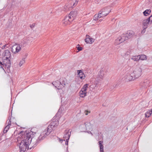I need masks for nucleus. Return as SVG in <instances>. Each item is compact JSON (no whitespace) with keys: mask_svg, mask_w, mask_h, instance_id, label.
<instances>
[{"mask_svg":"<svg viewBox=\"0 0 152 152\" xmlns=\"http://www.w3.org/2000/svg\"><path fill=\"white\" fill-rule=\"evenodd\" d=\"M33 134L31 132L26 133L24 139L22 140L20 143L19 148L20 151L25 152L28 149H31L32 148H34L37 144V143L39 140H37L36 142L34 145L31 143V141L32 139V136Z\"/></svg>","mask_w":152,"mask_h":152,"instance_id":"1","label":"nucleus"},{"mask_svg":"<svg viewBox=\"0 0 152 152\" xmlns=\"http://www.w3.org/2000/svg\"><path fill=\"white\" fill-rule=\"evenodd\" d=\"M11 53L9 50H5L2 53L1 58L3 63L7 68H9L10 67L11 62L10 57Z\"/></svg>","mask_w":152,"mask_h":152,"instance_id":"2","label":"nucleus"},{"mask_svg":"<svg viewBox=\"0 0 152 152\" xmlns=\"http://www.w3.org/2000/svg\"><path fill=\"white\" fill-rule=\"evenodd\" d=\"M77 10H75L71 11L68 16H66L63 21V24L64 25H69L77 16Z\"/></svg>","mask_w":152,"mask_h":152,"instance_id":"3","label":"nucleus"},{"mask_svg":"<svg viewBox=\"0 0 152 152\" xmlns=\"http://www.w3.org/2000/svg\"><path fill=\"white\" fill-rule=\"evenodd\" d=\"M51 125V124L50 123L47 128L41 133L38 138V140H43L50 134L53 130V129L55 127Z\"/></svg>","mask_w":152,"mask_h":152,"instance_id":"4","label":"nucleus"},{"mask_svg":"<svg viewBox=\"0 0 152 152\" xmlns=\"http://www.w3.org/2000/svg\"><path fill=\"white\" fill-rule=\"evenodd\" d=\"M78 0H68V3L64 7L66 12L71 10L77 4Z\"/></svg>","mask_w":152,"mask_h":152,"instance_id":"5","label":"nucleus"},{"mask_svg":"<svg viewBox=\"0 0 152 152\" xmlns=\"http://www.w3.org/2000/svg\"><path fill=\"white\" fill-rule=\"evenodd\" d=\"M142 23L143 26V29L141 32L142 33H144L145 31V29L147 28V26L148 24H151L152 23V15H151L147 19L143 20Z\"/></svg>","mask_w":152,"mask_h":152,"instance_id":"6","label":"nucleus"},{"mask_svg":"<svg viewBox=\"0 0 152 152\" xmlns=\"http://www.w3.org/2000/svg\"><path fill=\"white\" fill-rule=\"evenodd\" d=\"M88 84H85L79 92V95L81 98H84L87 95V90L88 88Z\"/></svg>","mask_w":152,"mask_h":152,"instance_id":"7","label":"nucleus"},{"mask_svg":"<svg viewBox=\"0 0 152 152\" xmlns=\"http://www.w3.org/2000/svg\"><path fill=\"white\" fill-rule=\"evenodd\" d=\"M23 47V45L21 44L14 45L12 47L11 51L13 53H17L20 51Z\"/></svg>","mask_w":152,"mask_h":152,"instance_id":"8","label":"nucleus"},{"mask_svg":"<svg viewBox=\"0 0 152 152\" xmlns=\"http://www.w3.org/2000/svg\"><path fill=\"white\" fill-rule=\"evenodd\" d=\"M110 11L111 10L110 9V7H107L102 9L99 12V13L102 18H103L108 15Z\"/></svg>","mask_w":152,"mask_h":152,"instance_id":"9","label":"nucleus"},{"mask_svg":"<svg viewBox=\"0 0 152 152\" xmlns=\"http://www.w3.org/2000/svg\"><path fill=\"white\" fill-rule=\"evenodd\" d=\"M132 75L134 76V79L140 77L142 74V70L141 68H136L132 73Z\"/></svg>","mask_w":152,"mask_h":152,"instance_id":"10","label":"nucleus"},{"mask_svg":"<svg viewBox=\"0 0 152 152\" xmlns=\"http://www.w3.org/2000/svg\"><path fill=\"white\" fill-rule=\"evenodd\" d=\"M132 74L130 73H127L124 76V80L126 81H132L135 80Z\"/></svg>","mask_w":152,"mask_h":152,"instance_id":"11","label":"nucleus"},{"mask_svg":"<svg viewBox=\"0 0 152 152\" xmlns=\"http://www.w3.org/2000/svg\"><path fill=\"white\" fill-rule=\"evenodd\" d=\"M52 84L56 88L60 91V92L62 91V88L63 87H62V85L61 84V83L59 81H56L55 82H53Z\"/></svg>","mask_w":152,"mask_h":152,"instance_id":"12","label":"nucleus"},{"mask_svg":"<svg viewBox=\"0 0 152 152\" xmlns=\"http://www.w3.org/2000/svg\"><path fill=\"white\" fill-rule=\"evenodd\" d=\"M94 126V125L93 124H91L89 122H85V126L86 127V132H88V131H90Z\"/></svg>","mask_w":152,"mask_h":152,"instance_id":"13","label":"nucleus"},{"mask_svg":"<svg viewBox=\"0 0 152 152\" xmlns=\"http://www.w3.org/2000/svg\"><path fill=\"white\" fill-rule=\"evenodd\" d=\"M64 139L69 140L71 135V131H70V130L68 129L66 130L64 132Z\"/></svg>","mask_w":152,"mask_h":152,"instance_id":"14","label":"nucleus"},{"mask_svg":"<svg viewBox=\"0 0 152 152\" xmlns=\"http://www.w3.org/2000/svg\"><path fill=\"white\" fill-rule=\"evenodd\" d=\"M77 76L78 77L82 80L85 79V76L83 71L81 70L77 71Z\"/></svg>","mask_w":152,"mask_h":152,"instance_id":"15","label":"nucleus"},{"mask_svg":"<svg viewBox=\"0 0 152 152\" xmlns=\"http://www.w3.org/2000/svg\"><path fill=\"white\" fill-rule=\"evenodd\" d=\"M86 38L85 39V42L87 43L92 44L94 41V39L91 38L88 35H86Z\"/></svg>","mask_w":152,"mask_h":152,"instance_id":"16","label":"nucleus"},{"mask_svg":"<svg viewBox=\"0 0 152 152\" xmlns=\"http://www.w3.org/2000/svg\"><path fill=\"white\" fill-rule=\"evenodd\" d=\"M88 133L91 134L92 135H96L98 134V131L96 128L94 126L90 131L88 132Z\"/></svg>","mask_w":152,"mask_h":152,"instance_id":"17","label":"nucleus"},{"mask_svg":"<svg viewBox=\"0 0 152 152\" xmlns=\"http://www.w3.org/2000/svg\"><path fill=\"white\" fill-rule=\"evenodd\" d=\"M104 75V72L102 70H101L97 76L96 80L98 81L101 80L103 78Z\"/></svg>","mask_w":152,"mask_h":152,"instance_id":"18","label":"nucleus"},{"mask_svg":"<svg viewBox=\"0 0 152 152\" xmlns=\"http://www.w3.org/2000/svg\"><path fill=\"white\" fill-rule=\"evenodd\" d=\"M120 39H121L122 42H123L126 40H127L129 39V37H128L127 35H126L125 34H123L121 35V36L119 37Z\"/></svg>","mask_w":152,"mask_h":152,"instance_id":"19","label":"nucleus"},{"mask_svg":"<svg viewBox=\"0 0 152 152\" xmlns=\"http://www.w3.org/2000/svg\"><path fill=\"white\" fill-rule=\"evenodd\" d=\"M61 83V84L62 87H64L66 85V84L67 82V80L65 78H61L60 79L59 81Z\"/></svg>","mask_w":152,"mask_h":152,"instance_id":"20","label":"nucleus"},{"mask_svg":"<svg viewBox=\"0 0 152 152\" xmlns=\"http://www.w3.org/2000/svg\"><path fill=\"white\" fill-rule=\"evenodd\" d=\"M103 141H100L98 143L100 149V152H104V146L103 144Z\"/></svg>","mask_w":152,"mask_h":152,"instance_id":"21","label":"nucleus"},{"mask_svg":"<svg viewBox=\"0 0 152 152\" xmlns=\"http://www.w3.org/2000/svg\"><path fill=\"white\" fill-rule=\"evenodd\" d=\"M11 124V119H9V121H8L7 125L5 127L4 130L3 132L4 133H6L8 131V129L9 128V126Z\"/></svg>","mask_w":152,"mask_h":152,"instance_id":"22","label":"nucleus"},{"mask_svg":"<svg viewBox=\"0 0 152 152\" xmlns=\"http://www.w3.org/2000/svg\"><path fill=\"white\" fill-rule=\"evenodd\" d=\"M50 123L51 124V126H53L55 127L58 125L59 122L58 120H55L52 121Z\"/></svg>","mask_w":152,"mask_h":152,"instance_id":"23","label":"nucleus"},{"mask_svg":"<svg viewBox=\"0 0 152 152\" xmlns=\"http://www.w3.org/2000/svg\"><path fill=\"white\" fill-rule=\"evenodd\" d=\"M122 42V41H121L120 37H118L117 39H116L115 42V45H117L121 43Z\"/></svg>","mask_w":152,"mask_h":152,"instance_id":"24","label":"nucleus"},{"mask_svg":"<svg viewBox=\"0 0 152 152\" xmlns=\"http://www.w3.org/2000/svg\"><path fill=\"white\" fill-rule=\"evenodd\" d=\"M139 60H145L147 59V57L145 55H139Z\"/></svg>","mask_w":152,"mask_h":152,"instance_id":"25","label":"nucleus"},{"mask_svg":"<svg viewBox=\"0 0 152 152\" xmlns=\"http://www.w3.org/2000/svg\"><path fill=\"white\" fill-rule=\"evenodd\" d=\"M131 59L134 61H137L139 60V55L137 56H133Z\"/></svg>","mask_w":152,"mask_h":152,"instance_id":"26","label":"nucleus"},{"mask_svg":"<svg viewBox=\"0 0 152 152\" xmlns=\"http://www.w3.org/2000/svg\"><path fill=\"white\" fill-rule=\"evenodd\" d=\"M80 129L82 132H85L86 131V127L85 126V123L84 124L81 125L80 126Z\"/></svg>","mask_w":152,"mask_h":152,"instance_id":"27","label":"nucleus"},{"mask_svg":"<svg viewBox=\"0 0 152 152\" xmlns=\"http://www.w3.org/2000/svg\"><path fill=\"white\" fill-rule=\"evenodd\" d=\"M102 18L99 13L98 14H95L94 17V20H96L98 19L99 18Z\"/></svg>","mask_w":152,"mask_h":152,"instance_id":"28","label":"nucleus"},{"mask_svg":"<svg viewBox=\"0 0 152 152\" xmlns=\"http://www.w3.org/2000/svg\"><path fill=\"white\" fill-rule=\"evenodd\" d=\"M151 12V10H146L143 12V13L144 15L147 16L149 15Z\"/></svg>","mask_w":152,"mask_h":152,"instance_id":"29","label":"nucleus"},{"mask_svg":"<svg viewBox=\"0 0 152 152\" xmlns=\"http://www.w3.org/2000/svg\"><path fill=\"white\" fill-rule=\"evenodd\" d=\"M126 35H128V37H129V38H130L132 37L134 35V34L133 32H128L127 34Z\"/></svg>","mask_w":152,"mask_h":152,"instance_id":"30","label":"nucleus"},{"mask_svg":"<svg viewBox=\"0 0 152 152\" xmlns=\"http://www.w3.org/2000/svg\"><path fill=\"white\" fill-rule=\"evenodd\" d=\"M25 59L24 58H22L21 60L20 61L19 63V65L20 66H22V65L25 63Z\"/></svg>","mask_w":152,"mask_h":152,"instance_id":"31","label":"nucleus"},{"mask_svg":"<svg viewBox=\"0 0 152 152\" xmlns=\"http://www.w3.org/2000/svg\"><path fill=\"white\" fill-rule=\"evenodd\" d=\"M152 112L150 110L148 111L145 114V117L148 118L151 115Z\"/></svg>","mask_w":152,"mask_h":152,"instance_id":"32","label":"nucleus"},{"mask_svg":"<svg viewBox=\"0 0 152 152\" xmlns=\"http://www.w3.org/2000/svg\"><path fill=\"white\" fill-rule=\"evenodd\" d=\"M4 65H5L3 63L2 64V62H1L0 61V69H2L5 72V71L4 68L3 67L2 65L3 66V67H4Z\"/></svg>","mask_w":152,"mask_h":152,"instance_id":"33","label":"nucleus"},{"mask_svg":"<svg viewBox=\"0 0 152 152\" xmlns=\"http://www.w3.org/2000/svg\"><path fill=\"white\" fill-rule=\"evenodd\" d=\"M144 83L145 86H147L148 85L149 83V82L148 80H146L144 81Z\"/></svg>","mask_w":152,"mask_h":152,"instance_id":"34","label":"nucleus"},{"mask_svg":"<svg viewBox=\"0 0 152 152\" xmlns=\"http://www.w3.org/2000/svg\"><path fill=\"white\" fill-rule=\"evenodd\" d=\"M77 49L78 50V51H81L82 50V47H80L79 45H78L77 46Z\"/></svg>","mask_w":152,"mask_h":152,"instance_id":"35","label":"nucleus"},{"mask_svg":"<svg viewBox=\"0 0 152 152\" xmlns=\"http://www.w3.org/2000/svg\"><path fill=\"white\" fill-rule=\"evenodd\" d=\"M84 113H85V114L86 115H87L88 114V113H90V112L88 111L87 110H86L85 111V112Z\"/></svg>","mask_w":152,"mask_h":152,"instance_id":"36","label":"nucleus"},{"mask_svg":"<svg viewBox=\"0 0 152 152\" xmlns=\"http://www.w3.org/2000/svg\"><path fill=\"white\" fill-rule=\"evenodd\" d=\"M7 45H4L2 47V49H5V48L6 47L7 48H8V46H7Z\"/></svg>","mask_w":152,"mask_h":152,"instance_id":"37","label":"nucleus"},{"mask_svg":"<svg viewBox=\"0 0 152 152\" xmlns=\"http://www.w3.org/2000/svg\"><path fill=\"white\" fill-rule=\"evenodd\" d=\"M69 140L67 139H64V141H65V144L66 145H68V142Z\"/></svg>","mask_w":152,"mask_h":152,"instance_id":"38","label":"nucleus"},{"mask_svg":"<svg viewBox=\"0 0 152 152\" xmlns=\"http://www.w3.org/2000/svg\"><path fill=\"white\" fill-rule=\"evenodd\" d=\"M30 27L31 28H33L34 27V24H33L32 25H30Z\"/></svg>","mask_w":152,"mask_h":152,"instance_id":"39","label":"nucleus"},{"mask_svg":"<svg viewBox=\"0 0 152 152\" xmlns=\"http://www.w3.org/2000/svg\"><path fill=\"white\" fill-rule=\"evenodd\" d=\"M150 111H151V112L152 113V108L151 109V110H150Z\"/></svg>","mask_w":152,"mask_h":152,"instance_id":"40","label":"nucleus"},{"mask_svg":"<svg viewBox=\"0 0 152 152\" xmlns=\"http://www.w3.org/2000/svg\"><path fill=\"white\" fill-rule=\"evenodd\" d=\"M26 135V134L25 135H24V137H23L22 138H23V137H24Z\"/></svg>","mask_w":152,"mask_h":152,"instance_id":"41","label":"nucleus"},{"mask_svg":"<svg viewBox=\"0 0 152 152\" xmlns=\"http://www.w3.org/2000/svg\"><path fill=\"white\" fill-rule=\"evenodd\" d=\"M26 135V134L25 135H24V137H23L22 138H23V137H24Z\"/></svg>","mask_w":152,"mask_h":152,"instance_id":"42","label":"nucleus"},{"mask_svg":"<svg viewBox=\"0 0 152 152\" xmlns=\"http://www.w3.org/2000/svg\"><path fill=\"white\" fill-rule=\"evenodd\" d=\"M102 20H99V21H100V22H101Z\"/></svg>","mask_w":152,"mask_h":152,"instance_id":"43","label":"nucleus"}]
</instances>
